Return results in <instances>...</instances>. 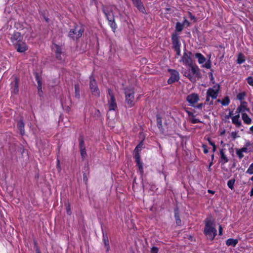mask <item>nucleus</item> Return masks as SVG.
I'll return each mask as SVG.
<instances>
[{"label": "nucleus", "instance_id": "obj_4", "mask_svg": "<svg viewBox=\"0 0 253 253\" xmlns=\"http://www.w3.org/2000/svg\"><path fill=\"white\" fill-rule=\"evenodd\" d=\"M89 88L93 95L99 97L100 96V90L98 87L97 83L94 77H90Z\"/></svg>", "mask_w": 253, "mask_h": 253}, {"label": "nucleus", "instance_id": "obj_51", "mask_svg": "<svg viewBox=\"0 0 253 253\" xmlns=\"http://www.w3.org/2000/svg\"><path fill=\"white\" fill-rule=\"evenodd\" d=\"M83 180L85 182V184L87 183V173L85 172H83Z\"/></svg>", "mask_w": 253, "mask_h": 253}, {"label": "nucleus", "instance_id": "obj_24", "mask_svg": "<svg viewBox=\"0 0 253 253\" xmlns=\"http://www.w3.org/2000/svg\"><path fill=\"white\" fill-rule=\"evenodd\" d=\"M238 243L237 239H234L232 238L228 239L226 241V244L228 246H232L235 247Z\"/></svg>", "mask_w": 253, "mask_h": 253}, {"label": "nucleus", "instance_id": "obj_15", "mask_svg": "<svg viewBox=\"0 0 253 253\" xmlns=\"http://www.w3.org/2000/svg\"><path fill=\"white\" fill-rule=\"evenodd\" d=\"M134 158L136 163V166L138 167L139 171L141 174L143 173V164L140 161V154H136L134 155Z\"/></svg>", "mask_w": 253, "mask_h": 253}, {"label": "nucleus", "instance_id": "obj_26", "mask_svg": "<svg viewBox=\"0 0 253 253\" xmlns=\"http://www.w3.org/2000/svg\"><path fill=\"white\" fill-rule=\"evenodd\" d=\"M242 118L245 123L248 125L251 124L252 120L246 113H242Z\"/></svg>", "mask_w": 253, "mask_h": 253}, {"label": "nucleus", "instance_id": "obj_60", "mask_svg": "<svg viewBox=\"0 0 253 253\" xmlns=\"http://www.w3.org/2000/svg\"><path fill=\"white\" fill-rule=\"evenodd\" d=\"M187 113L188 114L189 116H191L192 117H195V115L193 114V113L190 111H186Z\"/></svg>", "mask_w": 253, "mask_h": 253}, {"label": "nucleus", "instance_id": "obj_18", "mask_svg": "<svg viewBox=\"0 0 253 253\" xmlns=\"http://www.w3.org/2000/svg\"><path fill=\"white\" fill-rule=\"evenodd\" d=\"M247 102L246 101H241V105L239 106L237 109L236 112L239 113L240 112H243L245 111H249V108L246 107Z\"/></svg>", "mask_w": 253, "mask_h": 253}, {"label": "nucleus", "instance_id": "obj_30", "mask_svg": "<svg viewBox=\"0 0 253 253\" xmlns=\"http://www.w3.org/2000/svg\"><path fill=\"white\" fill-rule=\"evenodd\" d=\"M80 149L85 148L83 135H80L79 138Z\"/></svg>", "mask_w": 253, "mask_h": 253}, {"label": "nucleus", "instance_id": "obj_45", "mask_svg": "<svg viewBox=\"0 0 253 253\" xmlns=\"http://www.w3.org/2000/svg\"><path fill=\"white\" fill-rule=\"evenodd\" d=\"M62 53H55V57H56V59L60 61H63V59H62V58L61 56Z\"/></svg>", "mask_w": 253, "mask_h": 253}, {"label": "nucleus", "instance_id": "obj_47", "mask_svg": "<svg viewBox=\"0 0 253 253\" xmlns=\"http://www.w3.org/2000/svg\"><path fill=\"white\" fill-rule=\"evenodd\" d=\"M66 212L68 215L71 214V207L69 203L66 205Z\"/></svg>", "mask_w": 253, "mask_h": 253}, {"label": "nucleus", "instance_id": "obj_1", "mask_svg": "<svg viewBox=\"0 0 253 253\" xmlns=\"http://www.w3.org/2000/svg\"><path fill=\"white\" fill-rule=\"evenodd\" d=\"M205 226L204 230V233L207 238L212 241L216 235L217 230L214 227V222L211 218H206L205 220Z\"/></svg>", "mask_w": 253, "mask_h": 253}, {"label": "nucleus", "instance_id": "obj_38", "mask_svg": "<svg viewBox=\"0 0 253 253\" xmlns=\"http://www.w3.org/2000/svg\"><path fill=\"white\" fill-rule=\"evenodd\" d=\"M211 63L210 59H209L204 65H202L203 67H205L207 69H210L211 68Z\"/></svg>", "mask_w": 253, "mask_h": 253}, {"label": "nucleus", "instance_id": "obj_44", "mask_svg": "<svg viewBox=\"0 0 253 253\" xmlns=\"http://www.w3.org/2000/svg\"><path fill=\"white\" fill-rule=\"evenodd\" d=\"M184 76L187 77L188 79H189L190 80V81H192V75H191V73L189 72V71H185L184 73Z\"/></svg>", "mask_w": 253, "mask_h": 253}, {"label": "nucleus", "instance_id": "obj_33", "mask_svg": "<svg viewBox=\"0 0 253 253\" xmlns=\"http://www.w3.org/2000/svg\"><path fill=\"white\" fill-rule=\"evenodd\" d=\"M34 75L35 76L36 80L38 83V85L40 86V85H42V78L41 76L37 72L34 73Z\"/></svg>", "mask_w": 253, "mask_h": 253}, {"label": "nucleus", "instance_id": "obj_46", "mask_svg": "<svg viewBox=\"0 0 253 253\" xmlns=\"http://www.w3.org/2000/svg\"><path fill=\"white\" fill-rule=\"evenodd\" d=\"M38 94L40 96H42L43 95V92L42 91V85H40V86L38 85Z\"/></svg>", "mask_w": 253, "mask_h": 253}, {"label": "nucleus", "instance_id": "obj_62", "mask_svg": "<svg viewBox=\"0 0 253 253\" xmlns=\"http://www.w3.org/2000/svg\"><path fill=\"white\" fill-rule=\"evenodd\" d=\"M232 115H233V111L230 112L228 115H226L225 118L226 119H229L230 117H231Z\"/></svg>", "mask_w": 253, "mask_h": 253}, {"label": "nucleus", "instance_id": "obj_6", "mask_svg": "<svg viewBox=\"0 0 253 253\" xmlns=\"http://www.w3.org/2000/svg\"><path fill=\"white\" fill-rule=\"evenodd\" d=\"M107 91L108 94L110 97V99L108 100L109 110H115L117 108V105L115 96L112 90L110 88H108Z\"/></svg>", "mask_w": 253, "mask_h": 253}, {"label": "nucleus", "instance_id": "obj_20", "mask_svg": "<svg viewBox=\"0 0 253 253\" xmlns=\"http://www.w3.org/2000/svg\"><path fill=\"white\" fill-rule=\"evenodd\" d=\"M174 217L176 221V223L177 225H181V220L180 218L179 210L178 207H176L174 209Z\"/></svg>", "mask_w": 253, "mask_h": 253}, {"label": "nucleus", "instance_id": "obj_39", "mask_svg": "<svg viewBox=\"0 0 253 253\" xmlns=\"http://www.w3.org/2000/svg\"><path fill=\"white\" fill-rule=\"evenodd\" d=\"M246 173L250 174H253V163L250 166L249 168L247 169Z\"/></svg>", "mask_w": 253, "mask_h": 253}, {"label": "nucleus", "instance_id": "obj_23", "mask_svg": "<svg viewBox=\"0 0 253 253\" xmlns=\"http://www.w3.org/2000/svg\"><path fill=\"white\" fill-rule=\"evenodd\" d=\"M220 154L221 159L220 162L221 163V164L224 165V164L227 163L228 162V159L225 155L223 149L220 150Z\"/></svg>", "mask_w": 253, "mask_h": 253}, {"label": "nucleus", "instance_id": "obj_61", "mask_svg": "<svg viewBox=\"0 0 253 253\" xmlns=\"http://www.w3.org/2000/svg\"><path fill=\"white\" fill-rule=\"evenodd\" d=\"M209 144L211 145L212 146L214 145H215V143L214 142H213L210 138H208V139Z\"/></svg>", "mask_w": 253, "mask_h": 253}, {"label": "nucleus", "instance_id": "obj_53", "mask_svg": "<svg viewBox=\"0 0 253 253\" xmlns=\"http://www.w3.org/2000/svg\"><path fill=\"white\" fill-rule=\"evenodd\" d=\"M202 147L203 148V149H204V153L205 154H207L209 152V150L207 148V145L205 144H203Z\"/></svg>", "mask_w": 253, "mask_h": 253}, {"label": "nucleus", "instance_id": "obj_2", "mask_svg": "<svg viewBox=\"0 0 253 253\" xmlns=\"http://www.w3.org/2000/svg\"><path fill=\"white\" fill-rule=\"evenodd\" d=\"M84 32V28L77 25H75L74 28L70 30L68 37L73 40H78L82 37Z\"/></svg>", "mask_w": 253, "mask_h": 253}, {"label": "nucleus", "instance_id": "obj_32", "mask_svg": "<svg viewBox=\"0 0 253 253\" xmlns=\"http://www.w3.org/2000/svg\"><path fill=\"white\" fill-rule=\"evenodd\" d=\"M109 24L110 26L111 27L113 31L115 32L116 28H117V24L115 21V18L112 19L111 21H108Z\"/></svg>", "mask_w": 253, "mask_h": 253}, {"label": "nucleus", "instance_id": "obj_40", "mask_svg": "<svg viewBox=\"0 0 253 253\" xmlns=\"http://www.w3.org/2000/svg\"><path fill=\"white\" fill-rule=\"evenodd\" d=\"M80 150L81 155L82 158H85L87 155L85 148L81 149Z\"/></svg>", "mask_w": 253, "mask_h": 253}, {"label": "nucleus", "instance_id": "obj_48", "mask_svg": "<svg viewBox=\"0 0 253 253\" xmlns=\"http://www.w3.org/2000/svg\"><path fill=\"white\" fill-rule=\"evenodd\" d=\"M159 251V248L156 247H153L151 249V253H158Z\"/></svg>", "mask_w": 253, "mask_h": 253}, {"label": "nucleus", "instance_id": "obj_64", "mask_svg": "<svg viewBox=\"0 0 253 253\" xmlns=\"http://www.w3.org/2000/svg\"><path fill=\"white\" fill-rule=\"evenodd\" d=\"M240 150L242 152H247V150H248V149L247 147H244L243 148H242L241 149H240Z\"/></svg>", "mask_w": 253, "mask_h": 253}, {"label": "nucleus", "instance_id": "obj_11", "mask_svg": "<svg viewBox=\"0 0 253 253\" xmlns=\"http://www.w3.org/2000/svg\"><path fill=\"white\" fill-rule=\"evenodd\" d=\"M171 41L172 44V48H180V43L179 42V37L176 33H173L171 35Z\"/></svg>", "mask_w": 253, "mask_h": 253}, {"label": "nucleus", "instance_id": "obj_12", "mask_svg": "<svg viewBox=\"0 0 253 253\" xmlns=\"http://www.w3.org/2000/svg\"><path fill=\"white\" fill-rule=\"evenodd\" d=\"M23 37L20 33L14 32L10 37V40L13 44L23 40Z\"/></svg>", "mask_w": 253, "mask_h": 253}, {"label": "nucleus", "instance_id": "obj_27", "mask_svg": "<svg viewBox=\"0 0 253 253\" xmlns=\"http://www.w3.org/2000/svg\"><path fill=\"white\" fill-rule=\"evenodd\" d=\"M157 126L159 127V128L160 129V131H161V132L163 133H164L165 130L162 127V118L158 115L157 116Z\"/></svg>", "mask_w": 253, "mask_h": 253}, {"label": "nucleus", "instance_id": "obj_3", "mask_svg": "<svg viewBox=\"0 0 253 253\" xmlns=\"http://www.w3.org/2000/svg\"><path fill=\"white\" fill-rule=\"evenodd\" d=\"M126 95V102L128 107H131L134 105V90L132 88H125L124 89Z\"/></svg>", "mask_w": 253, "mask_h": 253}, {"label": "nucleus", "instance_id": "obj_36", "mask_svg": "<svg viewBox=\"0 0 253 253\" xmlns=\"http://www.w3.org/2000/svg\"><path fill=\"white\" fill-rule=\"evenodd\" d=\"M75 97L79 98L80 97V88L79 84L75 85Z\"/></svg>", "mask_w": 253, "mask_h": 253}, {"label": "nucleus", "instance_id": "obj_17", "mask_svg": "<svg viewBox=\"0 0 253 253\" xmlns=\"http://www.w3.org/2000/svg\"><path fill=\"white\" fill-rule=\"evenodd\" d=\"M23 119L22 117H21L17 123V127L20 131V134L22 135H23L25 133Z\"/></svg>", "mask_w": 253, "mask_h": 253}, {"label": "nucleus", "instance_id": "obj_43", "mask_svg": "<svg viewBox=\"0 0 253 253\" xmlns=\"http://www.w3.org/2000/svg\"><path fill=\"white\" fill-rule=\"evenodd\" d=\"M55 46L56 47L55 53H62V48L60 46H59L58 44H55Z\"/></svg>", "mask_w": 253, "mask_h": 253}, {"label": "nucleus", "instance_id": "obj_10", "mask_svg": "<svg viewBox=\"0 0 253 253\" xmlns=\"http://www.w3.org/2000/svg\"><path fill=\"white\" fill-rule=\"evenodd\" d=\"M190 68L189 70V72L191 73V75L193 77L195 75V77L198 78H201L202 77V74L200 72V69L196 65L191 64V66H188Z\"/></svg>", "mask_w": 253, "mask_h": 253}, {"label": "nucleus", "instance_id": "obj_7", "mask_svg": "<svg viewBox=\"0 0 253 253\" xmlns=\"http://www.w3.org/2000/svg\"><path fill=\"white\" fill-rule=\"evenodd\" d=\"M168 72L170 74V77L168 80V84H170L179 80V75L178 71L174 69H169Z\"/></svg>", "mask_w": 253, "mask_h": 253}, {"label": "nucleus", "instance_id": "obj_14", "mask_svg": "<svg viewBox=\"0 0 253 253\" xmlns=\"http://www.w3.org/2000/svg\"><path fill=\"white\" fill-rule=\"evenodd\" d=\"M131 1L134 6H135L139 11L143 13L145 12V7L141 0H131Z\"/></svg>", "mask_w": 253, "mask_h": 253}, {"label": "nucleus", "instance_id": "obj_19", "mask_svg": "<svg viewBox=\"0 0 253 253\" xmlns=\"http://www.w3.org/2000/svg\"><path fill=\"white\" fill-rule=\"evenodd\" d=\"M102 230L103 233V241L104 244L105 248L106 249V252H108L110 250V245L109 242V239L107 233H104Z\"/></svg>", "mask_w": 253, "mask_h": 253}, {"label": "nucleus", "instance_id": "obj_21", "mask_svg": "<svg viewBox=\"0 0 253 253\" xmlns=\"http://www.w3.org/2000/svg\"><path fill=\"white\" fill-rule=\"evenodd\" d=\"M103 11L105 14L108 21H111L112 19L115 18L114 13L112 10H108L107 9H103Z\"/></svg>", "mask_w": 253, "mask_h": 253}, {"label": "nucleus", "instance_id": "obj_55", "mask_svg": "<svg viewBox=\"0 0 253 253\" xmlns=\"http://www.w3.org/2000/svg\"><path fill=\"white\" fill-rule=\"evenodd\" d=\"M203 105H204L203 103H200L197 106H195L194 105H192V106L194 107L195 108H197L199 109H202V108Z\"/></svg>", "mask_w": 253, "mask_h": 253}, {"label": "nucleus", "instance_id": "obj_58", "mask_svg": "<svg viewBox=\"0 0 253 253\" xmlns=\"http://www.w3.org/2000/svg\"><path fill=\"white\" fill-rule=\"evenodd\" d=\"M34 243H35V247L36 248V253H41L40 250L39 248H38V247L37 246L36 242H35Z\"/></svg>", "mask_w": 253, "mask_h": 253}, {"label": "nucleus", "instance_id": "obj_22", "mask_svg": "<svg viewBox=\"0 0 253 253\" xmlns=\"http://www.w3.org/2000/svg\"><path fill=\"white\" fill-rule=\"evenodd\" d=\"M239 118L240 115L239 113L232 118V123L235 125L237 127H240L242 126L241 122L239 120Z\"/></svg>", "mask_w": 253, "mask_h": 253}, {"label": "nucleus", "instance_id": "obj_25", "mask_svg": "<svg viewBox=\"0 0 253 253\" xmlns=\"http://www.w3.org/2000/svg\"><path fill=\"white\" fill-rule=\"evenodd\" d=\"M195 56L198 59V63L199 64H203L206 61V58L200 53H196Z\"/></svg>", "mask_w": 253, "mask_h": 253}, {"label": "nucleus", "instance_id": "obj_34", "mask_svg": "<svg viewBox=\"0 0 253 253\" xmlns=\"http://www.w3.org/2000/svg\"><path fill=\"white\" fill-rule=\"evenodd\" d=\"M230 103V98L228 96H225L222 100V105L223 106L228 105Z\"/></svg>", "mask_w": 253, "mask_h": 253}, {"label": "nucleus", "instance_id": "obj_42", "mask_svg": "<svg viewBox=\"0 0 253 253\" xmlns=\"http://www.w3.org/2000/svg\"><path fill=\"white\" fill-rule=\"evenodd\" d=\"M236 154L239 157L240 159L244 157V155L243 154V152L239 149H237L236 150Z\"/></svg>", "mask_w": 253, "mask_h": 253}, {"label": "nucleus", "instance_id": "obj_35", "mask_svg": "<svg viewBox=\"0 0 253 253\" xmlns=\"http://www.w3.org/2000/svg\"><path fill=\"white\" fill-rule=\"evenodd\" d=\"M246 93L244 91V92L239 93L237 96V98L239 100L242 101L244 99V98L246 96Z\"/></svg>", "mask_w": 253, "mask_h": 253}, {"label": "nucleus", "instance_id": "obj_63", "mask_svg": "<svg viewBox=\"0 0 253 253\" xmlns=\"http://www.w3.org/2000/svg\"><path fill=\"white\" fill-rule=\"evenodd\" d=\"M21 154L23 155V154L25 153L26 150L23 147H21L19 149Z\"/></svg>", "mask_w": 253, "mask_h": 253}, {"label": "nucleus", "instance_id": "obj_52", "mask_svg": "<svg viewBox=\"0 0 253 253\" xmlns=\"http://www.w3.org/2000/svg\"><path fill=\"white\" fill-rule=\"evenodd\" d=\"M191 122L192 124H196V123H202V122L200 121L199 119H195V118H193L192 119H191Z\"/></svg>", "mask_w": 253, "mask_h": 253}, {"label": "nucleus", "instance_id": "obj_28", "mask_svg": "<svg viewBox=\"0 0 253 253\" xmlns=\"http://www.w3.org/2000/svg\"><path fill=\"white\" fill-rule=\"evenodd\" d=\"M143 141H141L135 147L134 150V155L137 154H139V151H140L143 148Z\"/></svg>", "mask_w": 253, "mask_h": 253}, {"label": "nucleus", "instance_id": "obj_37", "mask_svg": "<svg viewBox=\"0 0 253 253\" xmlns=\"http://www.w3.org/2000/svg\"><path fill=\"white\" fill-rule=\"evenodd\" d=\"M235 180L234 179H232L229 180L227 182V185L228 187L231 190L234 188V184L235 183Z\"/></svg>", "mask_w": 253, "mask_h": 253}, {"label": "nucleus", "instance_id": "obj_9", "mask_svg": "<svg viewBox=\"0 0 253 253\" xmlns=\"http://www.w3.org/2000/svg\"><path fill=\"white\" fill-rule=\"evenodd\" d=\"M192 54V53L191 52H184L180 61L182 62L185 65L191 66V64H193L191 57V55Z\"/></svg>", "mask_w": 253, "mask_h": 253}, {"label": "nucleus", "instance_id": "obj_29", "mask_svg": "<svg viewBox=\"0 0 253 253\" xmlns=\"http://www.w3.org/2000/svg\"><path fill=\"white\" fill-rule=\"evenodd\" d=\"M245 61V58L244 55L242 53H240L238 55L237 63L241 64Z\"/></svg>", "mask_w": 253, "mask_h": 253}, {"label": "nucleus", "instance_id": "obj_59", "mask_svg": "<svg viewBox=\"0 0 253 253\" xmlns=\"http://www.w3.org/2000/svg\"><path fill=\"white\" fill-rule=\"evenodd\" d=\"M189 15L191 20H194L196 21V18L194 15H193L191 12H189Z\"/></svg>", "mask_w": 253, "mask_h": 253}, {"label": "nucleus", "instance_id": "obj_31", "mask_svg": "<svg viewBox=\"0 0 253 253\" xmlns=\"http://www.w3.org/2000/svg\"><path fill=\"white\" fill-rule=\"evenodd\" d=\"M184 27V24L180 22H177L175 26V31L180 32L183 30Z\"/></svg>", "mask_w": 253, "mask_h": 253}, {"label": "nucleus", "instance_id": "obj_13", "mask_svg": "<svg viewBox=\"0 0 253 253\" xmlns=\"http://www.w3.org/2000/svg\"><path fill=\"white\" fill-rule=\"evenodd\" d=\"M186 100L192 105H194L195 103L199 100V97L197 93H192L188 95L186 97Z\"/></svg>", "mask_w": 253, "mask_h": 253}, {"label": "nucleus", "instance_id": "obj_49", "mask_svg": "<svg viewBox=\"0 0 253 253\" xmlns=\"http://www.w3.org/2000/svg\"><path fill=\"white\" fill-rule=\"evenodd\" d=\"M40 14L43 17V18L47 23H48L49 22V18L45 16V14L43 12H40Z\"/></svg>", "mask_w": 253, "mask_h": 253}, {"label": "nucleus", "instance_id": "obj_41", "mask_svg": "<svg viewBox=\"0 0 253 253\" xmlns=\"http://www.w3.org/2000/svg\"><path fill=\"white\" fill-rule=\"evenodd\" d=\"M247 83L251 86H253V77H249L246 79Z\"/></svg>", "mask_w": 253, "mask_h": 253}, {"label": "nucleus", "instance_id": "obj_56", "mask_svg": "<svg viewBox=\"0 0 253 253\" xmlns=\"http://www.w3.org/2000/svg\"><path fill=\"white\" fill-rule=\"evenodd\" d=\"M173 49L175 51L177 56L180 55V48H173Z\"/></svg>", "mask_w": 253, "mask_h": 253}, {"label": "nucleus", "instance_id": "obj_8", "mask_svg": "<svg viewBox=\"0 0 253 253\" xmlns=\"http://www.w3.org/2000/svg\"><path fill=\"white\" fill-rule=\"evenodd\" d=\"M13 46L17 51L20 53H24L28 49V46L23 40L14 44Z\"/></svg>", "mask_w": 253, "mask_h": 253}, {"label": "nucleus", "instance_id": "obj_57", "mask_svg": "<svg viewBox=\"0 0 253 253\" xmlns=\"http://www.w3.org/2000/svg\"><path fill=\"white\" fill-rule=\"evenodd\" d=\"M231 136H232V137L234 139H235V138H236L237 137H238V136H237V132H236V131H235V132H232L231 133Z\"/></svg>", "mask_w": 253, "mask_h": 253}, {"label": "nucleus", "instance_id": "obj_50", "mask_svg": "<svg viewBox=\"0 0 253 253\" xmlns=\"http://www.w3.org/2000/svg\"><path fill=\"white\" fill-rule=\"evenodd\" d=\"M209 76L210 78V80L211 81V82L214 84L215 83V81H214V79L213 78V74L212 72H210L209 73Z\"/></svg>", "mask_w": 253, "mask_h": 253}, {"label": "nucleus", "instance_id": "obj_16", "mask_svg": "<svg viewBox=\"0 0 253 253\" xmlns=\"http://www.w3.org/2000/svg\"><path fill=\"white\" fill-rule=\"evenodd\" d=\"M11 84L12 88V92L17 94L19 92V79L16 77L14 78V81L11 82Z\"/></svg>", "mask_w": 253, "mask_h": 253}, {"label": "nucleus", "instance_id": "obj_5", "mask_svg": "<svg viewBox=\"0 0 253 253\" xmlns=\"http://www.w3.org/2000/svg\"><path fill=\"white\" fill-rule=\"evenodd\" d=\"M220 90V85L216 84L212 88H209L207 91V95L211 97L212 99H216L218 96Z\"/></svg>", "mask_w": 253, "mask_h": 253}, {"label": "nucleus", "instance_id": "obj_54", "mask_svg": "<svg viewBox=\"0 0 253 253\" xmlns=\"http://www.w3.org/2000/svg\"><path fill=\"white\" fill-rule=\"evenodd\" d=\"M94 116L97 117H100L101 116V113L99 110H95L94 112Z\"/></svg>", "mask_w": 253, "mask_h": 253}]
</instances>
